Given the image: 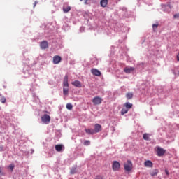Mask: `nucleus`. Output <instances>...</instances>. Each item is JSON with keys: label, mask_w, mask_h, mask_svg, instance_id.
Returning a JSON list of instances; mask_svg holds the SVG:
<instances>
[{"label": "nucleus", "mask_w": 179, "mask_h": 179, "mask_svg": "<svg viewBox=\"0 0 179 179\" xmlns=\"http://www.w3.org/2000/svg\"><path fill=\"white\" fill-rule=\"evenodd\" d=\"M124 169L125 171H127V173H129V171H131L133 169L132 162H131V160H127L126 162H124Z\"/></svg>", "instance_id": "obj_1"}, {"label": "nucleus", "mask_w": 179, "mask_h": 179, "mask_svg": "<svg viewBox=\"0 0 179 179\" xmlns=\"http://www.w3.org/2000/svg\"><path fill=\"white\" fill-rule=\"evenodd\" d=\"M120 169H121V164L118 162V161H113L112 163L113 171H119Z\"/></svg>", "instance_id": "obj_2"}, {"label": "nucleus", "mask_w": 179, "mask_h": 179, "mask_svg": "<svg viewBox=\"0 0 179 179\" xmlns=\"http://www.w3.org/2000/svg\"><path fill=\"white\" fill-rule=\"evenodd\" d=\"M41 121L43 122V124H50V121H51V117L47 114H45L41 117Z\"/></svg>", "instance_id": "obj_3"}, {"label": "nucleus", "mask_w": 179, "mask_h": 179, "mask_svg": "<svg viewBox=\"0 0 179 179\" xmlns=\"http://www.w3.org/2000/svg\"><path fill=\"white\" fill-rule=\"evenodd\" d=\"M103 101L100 96H96L92 99V103L94 106H99Z\"/></svg>", "instance_id": "obj_4"}, {"label": "nucleus", "mask_w": 179, "mask_h": 179, "mask_svg": "<svg viewBox=\"0 0 179 179\" xmlns=\"http://www.w3.org/2000/svg\"><path fill=\"white\" fill-rule=\"evenodd\" d=\"M157 156L162 157L164 156V153H166V150L162 148L161 147H157L156 150Z\"/></svg>", "instance_id": "obj_5"}, {"label": "nucleus", "mask_w": 179, "mask_h": 179, "mask_svg": "<svg viewBox=\"0 0 179 179\" xmlns=\"http://www.w3.org/2000/svg\"><path fill=\"white\" fill-rule=\"evenodd\" d=\"M61 61H62V58H61V56L55 55L53 57V64L55 65L59 64V62H61Z\"/></svg>", "instance_id": "obj_6"}, {"label": "nucleus", "mask_w": 179, "mask_h": 179, "mask_svg": "<svg viewBox=\"0 0 179 179\" xmlns=\"http://www.w3.org/2000/svg\"><path fill=\"white\" fill-rule=\"evenodd\" d=\"M91 73H92V75H94V76H101V72H100V71H99L97 69H91Z\"/></svg>", "instance_id": "obj_7"}, {"label": "nucleus", "mask_w": 179, "mask_h": 179, "mask_svg": "<svg viewBox=\"0 0 179 179\" xmlns=\"http://www.w3.org/2000/svg\"><path fill=\"white\" fill-rule=\"evenodd\" d=\"M40 47L42 50H45L46 48H48V42L47 41H43L41 43Z\"/></svg>", "instance_id": "obj_8"}, {"label": "nucleus", "mask_w": 179, "mask_h": 179, "mask_svg": "<svg viewBox=\"0 0 179 179\" xmlns=\"http://www.w3.org/2000/svg\"><path fill=\"white\" fill-rule=\"evenodd\" d=\"M101 131V125L99 124H96L94 125V131L95 134H97Z\"/></svg>", "instance_id": "obj_9"}, {"label": "nucleus", "mask_w": 179, "mask_h": 179, "mask_svg": "<svg viewBox=\"0 0 179 179\" xmlns=\"http://www.w3.org/2000/svg\"><path fill=\"white\" fill-rule=\"evenodd\" d=\"M63 85L64 87H69V84L68 83V75H66L64 78Z\"/></svg>", "instance_id": "obj_10"}, {"label": "nucleus", "mask_w": 179, "mask_h": 179, "mask_svg": "<svg viewBox=\"0 0 179 179\" xmlns=\"http://www.w3.org/2000/svg\"><path fill=\"white\" fill-rule=\"evenodd\" d=\"M71 85H73V86H76V87H82V83H80L79 80L72 82Z\"/></svg>", "instance_id": "obj_11"}, {"label": "nucleus", "mask_w": 179, "mask_h": 179, "mask_svg": "<svg viewBox=\"0 0 179 179\" xmlns=\"http://www.w3.org/2000/svg\"><path fill=\"white\" fill-rule=\"evenodd\" d=\"M145 167H153V162L150 160H147L144 162Z\"/></svg>", "instance_id": "obj_12"}, {"label": "nucleus", "mask_w": 179, "mask_h": 179, "mask_svg": "<svg viewBox=\"0 0 179 179\" xmlns=\"http://www.w3.org/2000/svg\"><path fill=\"white\" fill-rule=\"evenodd\" d=\"M100 5L102 8H106L108 5V0H101Z\"/></svg>", "instance_id": "obj_13"}, {"label": "nucleus", "mask_w": 179, "mask_h": 179, "mask_svg": "<svg viewBox=\"0 0 179 179\" xmlns=\"http://www.w3.org/2000/svg\"><path fill=\"white\" fill-rule=\"evenodd\" d=\"M62 149H64V145L62 144L55 145V150H57V152H62Z\"/></svg>", "instance_id": "obj_14"}, {"label": "nucleus", "mask_w": 179, "mask_h": 179, "mask_svg": "<svg viewBox=\"0 0 179 179\" xmlns=\"http://www.w3.org/2000/svg\"><path fill=\"white\" fill-rule=\"evenodd\" d=\"M85 132L86 134H87L88 135H94V129H85Z\"/></svg>", "instance_id": "obj_15"}, {"label": "nucleus", "mask_w": 179, "mask_h": 179, "mask_svg": "<svg viewBox=\"0 0 179 179\" xmlns=\"http://www.w3.org/2000/svg\"><path fill=\"white\" fill-rule=\"evenodd\" d=\"M134 70H135V69L133 68V67H129V68L126 67V68H124V72H125L126 73H131V72H132V71H134Z\"/></svg>", "instance_id": "obj_16"}, {"label": "nucleus", "mask_w": 179, "mask_h": 179, "mask_svg": "<svg viewBox=\"0 0 179 179\" xmlns=\"http://www.w3.org/2000/svg\"><path fill=\"white\" fill-rule=\"evenodd\" d=\"M150 174L152 177H155V176H157V174H159V170L154 169Z\"/></svg>", "instance_id": "obj_17"}, {"label": "nucleus", "mask_w": 179, "mask_h": 179, "mask_svg": "<svg viewBox=\"0 0 179 179\" xmlns=\"http://www.w3.org/2000/svg\"><path fill=\"white\" fill-rule=\"evenodd\" d=\"M132 103H129V102H126L124 105V106L127 108V109H131V108L132 107Z\"/></svg>", "instance_id": "obj_18"}, {"label": "nucleus", "mask_w": 179, "mask_h": 179, "mask_svg": "<svg viewBox=\"0 0 179 179\" xmlns=\"http://www.w3.org/2000/svg\"><path fill=\"white\" fill-rule=\"evenodd\" d=\"M150 136V134H148V133H145L143 135V138L145 140V141H149V138Z\"/></svg>", "instance_id": "obj_19"}, {"label": "nucleus", "mask_w": 179, "mask_h": 179, "mask_svg": "<svg viewBox=\"0 0 179 179\" xmlns=\"http://www.w3.org/2000/svg\"><path fill=\"white\" fill-rule=\"evenodd\" d=\"M69 10H71V6L63 7V12H64V13H68Z\"/></svg>", "instance_id": "obj_20"}, {"label": "nucleus", "mask_w": 179, "mask_h": 179, "mask_svg": "<svg viewBox=\"0 0 179 179\" xmlns=\"http://www.w3.org/2000/svg\"><path fill=\"white\" fill-rule=\"evenodd\" d=\"M126 97H127V100H131V99H132V97H134V94L129 92V93L126 94Z\"/></svg>", "instance_id": "obj_21"}, {"label": "nucleus", "mask_w": 179, "mask_h": 179, "mask_svg": "<svg viewBox=\"0 0 179 179\" xmlns=\"http://www.w3.org/2000/svg\"><path fill=\"white\" fill-rule=\"evenodd\" d=\"M129 110L127 108H123L121 110V115H124V114H127Z\"/></svg>", "instance_id": "obj_22"}, {"label": "nucleus", "mask_w": 179, "mask_h": 179, "mask_svg": "<svg viewBox=\"0 0 179 179\" xmlns=\"http://www.w3.org/2000/svg\"><path fill=\"white\" fill-rule=\"evenodd\" d=\"M68 92H69L68 87H64L63 89V94H64V96H68Z\"/></svg>", "instance_id": "obj_23"}, {"label": "nucleus", "mask_w": 179, "mask_h": 179, "mask_svg": "<svg viewBox=\"0 0 179 179\" xmlns=\"http://www.w3.org/2000/svg\"><path fill=\"white\" fill-rule=\"evenodd\" d=\"M157 27H159V24H152V29H153L154 31H157Z\"/></svg>", "instance_id": "obj_24"}, {"label": "nucleus", "mask_w": 179, "mask_h": 179, "mask_svg": "<svg viewBox=\"0 0 179 179\" xmlns=\"http://www.w3.org/2000/svg\"><path fill=\"white\" fill-rule=\"evenodd\" d=\"M66 108L67 110H72V108H73V106H72L71 103H67Z\"/></svg>", "instance_id": "obj_25"}, {"label": "nucleus", "mask_w": 179, "mask_h": 179, "mask_svg": "<svg viewBox=\"0 0 179 179\" xmlns=\"http://www.w3.org/2000/svg\"><path fill=\"white\" fill-rule=\"evenodd\" d=\"M0 101L3 103L5 104V103H6V98H5V96H2L0 99Z\"/></svg>", "instance_id": "obj_26"}, {"label": "nucleus", "mask_w": 179, "mask_h": 179, "mask_svg": "<svg viewBox=\"0 0 179 179\" xmlns=\"http://www.w3.org/2000/svg\"><path fill=\"white\" fill-rule=\"evenodd\" d=\"M76 173V168H72L71 169L70 173L71 174H75Z\"/></svg>", "instance_id": "obj_27"}, {"label": "nucleus", "mask_w": 179, "mask_h": 179, "mask_svg": "<svg viewBox=\"0 0 179 179\" xmlns=\"http://www.w3.org/2000/svg\"><path fill=\"white\" fill-rule=\"evenodd\" d=\"M84 145H85V146H89V145H90V141H89V140L85 141H84Z\"/></svg>", "instance_id": "obj_28"}, {"label": "nucleus", "mask_w": 179, "mask_h": 179, "mask_svg": "<svg viewBox=\"0 0 179 179\" xmlns=\"http://www.w3.org/2000/svg\"><path fill=\"white\" fill-rule=\"evenodd\" d=\"M8 167H9L10 170H11V171H13V169H15V164H11L9 165Z\"/></svg>", "instance_id": "obj_29"}, {"label": "nucleus", "mask_w": 179, "mask_h": 179, "mask_svg": "<svg viewBox=\"0 0 179 179\" xmlns=\"http://www.w3.org/2000/svg\"><path fill=\"white\" fill-rule=\"evenodd\" d=\"M163 9H164V8H169V9H171L173 8V6H171V5L168 4L167 6H162Z\"/></svg>", "instance_id": "obj_30"}, {"label": "nucleus", "mask_w": 179, "mask_h": 179, "mask_svg": "<svg viewBox=\"0 0 179 179\" xmlns=\"http://www.w3.org/2000/svg\"><path fill=\"white\" fill-rule=\"evenodd\" d=\"M95 179H104L103 178H102V176H97Z\"/></svg>", "instance_id": "obj_31"}, {"label": "nucleus", "mask_w": 179, "mask_h": 179, "mask_svg": "<svg viewBox=\"0 0 179 179\" xmlns=\"http://www.w3.org/2000/svg\"><path fill=\"white\" fill-rule=\"evenodd\" d=\"M173 17H174L175 19H178V17H179V14H175V15H173Z\"/></svg>", "instance_id": "obj_32"}, {"label": "nucleus", "mask_w": 179, "mask_h": 179, "mask_svg": "<svg viewBox=\"0 0 179 179\" xmlns=\"http://www.w3.org/2000/svg\"><path fill=\"white\" fill-rule=\"evenodd\" d=\"M165 173H166V176H169V174H170V173H169V171H167V169L165 170Z\"/></svg>", "instance_id": "obj_33"}, {"label": "nucleus", "mask_w": 179, "mask_h": 179, "mask_svg": "<svg viewBox=\"0 0 179 179\" xmlns=\"http://www.w3.org/2000/svg\"><path fill=\"white\" fill-rule=\"evenodd\" d=\"M81 2L83 1H85V5L86 4H87V1H89V0H80Z\"/></svg>", "instance_id": "obj_34"}, {"label": "nucleus", "mask_w": 179, "mask_h": 179, "mask_svg": "<svg viewBox=\"0 0 179 179\" xmlns=\"http://www.w3.org/2000/svg\"><path fill=\"white\" fill-rule=\"evenodd\" d=\"M38 2L35 1L34 5V8H36V6L37 5Z\"/></svg>", "instance_id": "obj_35"}, {"label": "nucleus", "mask_w": 179, "mask_h": 179, "mask_svg": "<svg viewBox=\"0 0 179 179\" xmlns=\"http://www.w3.org/2000/svg\"><path fill=\"white\" fill-rule=\"evenodd\" d=\"M2 173V171H1V169H0V174Z\"/></svg>", "instance_id": "obj_36"}, {"label": "nucleus", "mask_w": 179, "mask_h": 179, "mask_svg": "<svg viewBox=\"0 0 179 179\" xmlns=\"http://www.w3.org/2000/svg\"><path fill=\"white\" fill-rule=\"evenodd\" d=\"M178 75H179V71H178Z\"/></svg>", "instance_id": "obj_37"}]
</instances>
